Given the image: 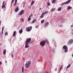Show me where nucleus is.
Returning <instances> with one entry per match:
<instances>
[{"instance_id": "8", "label": "nucleus", "mask_w": 73, "mask_h": 73, "mask_svg": "<svg viewBox=\"0 0 73 73\" xmlns=\"http://www.w3.org/2000/svg\"><path fill=\"white\" fill-rule=\"evenodd\" d=\"M49 25V23L46 22V23H45L44 24L43 27L44 28H46Z\"/></svg>"}, {"instance_id": "23", "label": "nucleus", "mask_w": 73, "mask_h": 73, "mask_svg": "<svg viewBox=\"0 0 73 73\" xmlns=\"http://www.w3.org/2000/svg\"><path fill=\"white\" fill-rule=\"evenodd\" d=\"M36 21V20H34L32 21V23H35Z\"/></svg>"}, {"instance_id": "45", "label": "nucleus", "mask_w": 73, "mask_h": 73, "mask_svg": "<svg viewBox=\"0 0 73 73\" xmlns=\"http://www.w3.org/2000/svg\"><path fill=\"white\" fill-rule=\"evenodd\" d=\"M1 21H0V25H1Z\"/></svg>"}, {"instance_id": "31", "label": "nucleus", "mask_w": 73, "mask_h": 73, "mask_svg": "<svg viewBox=\"0 0 73 73\" xmlns=\"http://www.w3.org/2000/svg\"><path fill=\"white\" fill-rule=\"evenodd\" d=\"M47 4L48 5H50V3H49V2H48L47 3Z\"/></svg>"}, {"instance_id": "30", "label": "nucleus", "mask_w": 73, "mask_h": 73, "mask_svg": "<svg viewBox=\"0 0 73 73\" xmlns=\"http://www.w3.org/2000/svg\"><path fill=\"white\" fill-rule=\"evenodd\" d=\"M5 35L6 36H7L8 35V32H6L5 33Z\"/></svg>"}, {"instance_id": "28", "label": "nucleus", "mask_w": 73, "mask_h": 73, "mask_svg": "<svg viewBox=\"0 0 73 73\" xmlns=\"http://www.w3.org/2000/svg\"><path fill=\"white\" fill-rule=\"evenodd\" d=\"M63 65H62L60 68V72L61 71V69L62 68V66Z\"/></svg>"}, {"instance_id": "15", "label": "nucleus", "mask_w": 73, "mask_h": 73, "mask_svg": "<svg viewBox=\"0 0 73 73\" xmlns=\"http://www.w3.org/2000/svg\"><path fill=\"white\" fill-rule=\"evenodd\" d=\"M24 67H22V73H24Z\"/></svg>"}, {"instance_id": "14", "label": "nucleus", "mask_w": 73, "mask_h": 73, "mask_svg": "<svg viewBox=\"0 0 73 73\" xmlns=\"http://www.w3.org/2000/svg\"><path fill=\"white\" fill-rule=\"evenodd\" d=\"M3 55H4V54H5V53H6V49H5L4 50L3 52Z\"/></svg>"}, {"instance_id": "57", "label": "nucleus", "mask_w": 73, "mask_h": 73, "mask_svg": "<svg viewBox=\"0 0 73 73\" xmlns=\"http://www.w3.org/2000/svg\"><path fill=\"white\" fill-rule=\"evenodd\" d=\"M13 52H14V51H13Z\"/></svg>"}, {"instance_id": "48", "label": "nucleus", "mask_w": 73, "mask_h": 73, "mask_svg": "<svg viewBox=\"0 0 73 73\" xmlns=\"http://www.w3.org/2000/svg\"><path fill=\"white\" fill-rule=\"evenodd\" d=\"M9 41H11V39H9Z\"/></svg>"}, {"instance_id": "3", "label": "nucleus", "mask_w": 73, "mask_h": 73, "mask_svg": "<svg viewBox=\"0 0 73 73\" xmlns=\"http://www.w3.org/2000/svg\"><path fill=\"white\" fill-rule=\"evenodd\" d=\"M62 48L63 49H64V52H65V53H67V52H68V48L67 46L66 45H64Z\"/></svg>"}, {"instance_id": "40", "label": "nucleus", "mask_w": 73, "mask_h": 73, "mask_svg": "<svg viewBox=\"0 0 73 73\" xmlns=\"http://www.w3.org/2000/svg\"><path fill=\"white\" fill-rule=\"evenodd\" d=\"M15 3H17V0H15Z\"/></svg>"}, {"instance_id": "1", "label": "nucleus", "mask_w": 73, "mask_h": 73, "mask_svg": "<svg viewBox=\"0 0 73 73\" xmlns=\"http://www.w3.org/2000/svg\"><path fill=\"white\" fill-rule=\"evenodd\" d=\"M31 41V38H27V40L26 41L25 43V48H28L29 47V46H28V43L29 42V43H30Z\"/></svg>"}, {"instance_id": "27", "label": "nucleus", "mask_w": 73, "mask_h": 73, "mask_svg": "<svg viewBox=\"0 0 73 73\" xmlns=\"http://www.w3.org/2000/svg\"><path fill=\"white\" fill-rule=\"evenodd\" d=\"M44 22V20H42L41 21V23H43Z\"/></svg>"}, {"instance_id": "46", "label": "nucleus", "mask_w": 73, "mask_h": 73, "mask_svg": "<svg viewBox=\"0 0 73 73\" xmlns=\"http://www.w3.org/2000/svg\"><path fill=\"white\" fill-rule=\"evenodd\" d=\"M33 15L32 14H31V15H30V16H31H31Z\"/></svg>"}, {"instance_id": "19", "label": "nucleus", "mask_w": 73, "mask_h": 73, "mask_svg": "<svg viewBox=\"0 0 73 73\" xmlns=\"http://www.w3.org/2000/svg\"><path fill=\"white\" fill-rule=\"evenodd\" d=\"M34 3H35V1H32L31 4V5H33Z\"/></svg>"}, {"instance_id": "56", "label": "nucleus", "mask_w": 73, "mask_h": 73, "mask_svg": "<svg viewBox=\"0 0 73 73\" xmlns=\"http://www.w3.org/2000/svg\"><path fill=\"white\" fill-rule=\"evenodd\" d=\"M31 42H33V41H31Z\"/></svg>"}, {"instance_id": "25", "label": "nucleus", "mask_w": 73, "mask_h": 73, "mask_svg": "<svg viewBox=\"0 0 73 73\" xmlns=\"http://www.w3.org/2000/svg\"><path fill=\"white\" fill-rule=\"evenodd\" d=\"M71 34L72 35H73V29H72L71 30Z\"/></svg>"}, {"instance_id": "29", "label": "nucleus", "mask_w": 73, "mask_h": 73, "mask_svg": "<svg viewBox=\"0 0 73 73\" xmlns=\"http://www.w3.org/2000/svg\"><path fill=\"white\" fill-rule=\"evenodd\" d=\"M22 4H23V7L24 8L25 7V3L23 2Z\"/></svg>"}, {"instance_id": "35", "label": "nucleus", "mask_w": 73, "mask_h": 73, "mask_svg": "<svg viewBox=\"0 0 73 73\" xmlns=\"http://www.w3.org/2000/svg\"><path fill=\"white\" fill-rule=\"evenodd\" d=\"M14 1V0H12L11 3V4H12V3H13V1Z\"/></svg>"}, {"instance_id": "38", "label": "nucleus", "mask_w": 73, "mask_h": 73, "mask_svg": "<svg viewBox=\"0 0 73 73\" xmlns=\"http://www.w3.org/2000/svg\"><path fill=\"white\" fill-rule=\"evenodd\" d=\"M21 20L22 21H24V19H23V18L21 19Z\"/></svg>"}, {"instance_id": "26", "label": "nucleus", "mask_w": 73, "mask_h": 73, "mask_svg": "<svg viewBox=\"0 0 73 73\" xmlns=\"http://www.w3.org/2000/svg\"><path fill=\"white\" fill-rule=\"evenodd\" d=\"M61 10V7H59L58 9V11H60Z\"/></svg>"}, {"instance_id": "12", "label": "nucleus", "mask_w": 73, "mask_h": 73, "mask_svg": "<svg viewBox=\"0 0 73 73\" xmlns=\"http://www.w3.org/2000/svg\"><path fill=\"white\" fill-rule=\"evenodd\" d=\"M4 26H3L2 27V33H1V35L2 34H3V31H4Z\"/></svg>"}, {"instance_id": "44", "label": "nucleus", "mask_w": 73, "mask_h": 73, "mask_svg": "<svg viewBox=\"0 0 73 73\" xmlns=\"http://www.w3.org/2000/svg\"><path fill=\"white\" fill-rule=\"evenodd\" d=\"M59 27H62V25H60L59 26Z\"/></svg>"}, {"instance_id": "22", "label": "nucleus", "mask_w": 73, "mask_h": 73, "mask_svg": "<svg viewBox=\"0 0 73 73\" xmlns=\"http://www.w3.org/2000/svg\"><path fill=\"white\" fill-rule=\"evenodd\" d=\"M55 0H52V3H56Z\"/></svg>"}, {"instance_id": "34", "label": "nucleus", "mask_w": 73, "mask_h": 73, "mask_svg": "<svg viewBox=\"0 0 73 73\" xmlns=\"http://www.w3.org/2000/svg\"><path fill=\"white\" fill-rule=\"evenodd\" d=\"M55 43V46L56 47V43L55 42V41H54Z\"/></svg>"}, {"instance_id": "6", "label": "nucleus", "mask_w": 73, "mask_h": 73, "mask_svg": "<svg viewBox=\"0 0 73 73\" xmlns=\"http://www.w3.org/2000/svg\"><path fill=\"white\" fill-rule=\"evenodd\" d=\"M32 28V26H30V27H27V28H26V30H27V32H30V31H31Z\"/></svg>"}, {"instance_id": "5", "label": "nucleus", "mask_w": 73, "mask_h": 73, "mask_svg": "<svg viewBox=\"0 0 73 73\" xmlns=\"http://www.w3.org/2000/svg\"><path fill=\"white\" fill-rule=\"evenodd\" d=\"M70 1H71V0H69L65 2L62 3L61 4V6H62V5H63L64 4H69V3Z\"/></svg>"}, {"instance_id": "55", "label": "nucleus", "mask_w": 73, "mask_h": 73, "mask_svg": "<svg viewBox=\"0 0 73 73\" xmlns=\"http://www.w3.org/2000/svg\"><path fill=\"white\" fill-rule=\"evenodd\" d=\"M32 42H30V44H31L32 43Z\"/></svg>"}, {"instance_id": "4", "label": "nucleus", "mask_w": 73, "mask_h": 73, "mask_svg": "<svg viewBox=\"0 0 73 73\" xmlns=\"http://www.w3.org/2000/svg\"><path fill=\"white\" fill-rule=\"evenodd\" d=\"M45 44V40L42 41L40 42V45L42 46H44Z\"/></svg>"}, {"instance_id": "13", "label": "nucleus", "mask_w": 73, "mask_h": 73, "mask_svg": "<svg viewBox=\"0 0 73 73\" xmlns=\"http://www.w3.org/2000/svg\"><path fill=\"white\" fill-rule=\"evenodd\" d=\"M56 10V9L54 8H52L51 9V12H53V11H55Z\"/></svg>"}, {"instance_id": "59", "label": "nucleus", "mask_w": 73, "mask_h": 73, "mask_svg": "<svg viewBox=\"0 0 73 73\" xmlns=\"http://www.w3.org/2000/svg\"><path fill=\"white\" fill-rule=\"evenodd\" d=\"M55 0V1H56V0Z\"/></svg>"}, {"instance_id": "54", "label": "nucleus", "mask_w": 73, "mask_h": 73, "mask_svg": "<svg viewBox=\"0 0 73 73\" xmlns=\"http://www.w3.org/2000/svg\"><path fill=\"white\" fill-rule=\"evenodd\" d=\"M72 56L73 57V54H72Z\"/></svg>"}, {"instance_id": "32", "label": "nucleus", "mask_w": 73, "mask_h": 73, "mask_svg": "<svg viewBox=\"0 0 73 73\" xmlns=\"http://www.w3.org/2000/svg\"><path fill=\"white\" fill-rule=\"evenodd\" d=\"M31 20V18H28V21H30Z\"/></svg>"}, {"instance_id": "7", "label": "nucleus", "mask_w": 73, "mask_h": 73, "mask_svg": "<svg viewBox=\"0 0 73 73\" xmlns=\"http://www.w3.org/2000/svg\"><path fill=\"white\" fill-rule=\"evenodd\" d=\"M73 43V40L72 39H70L69 40L68 42V44L70 45H71Z\"/></svg>"}, {"instance_id": "18", "label": "nucleus", "mask_w": 73, "mask_h": 73, "mask_svg": "<svg viewBox=\"0 0 73 73\" xmlns=\"http://www.w3.org/2000/svg\"><path fill=\"white\" fill-rule=\"evenodd\" d=\"M71 66V64H70L68 66H67V67L66 70H67L68 68H69V67H70V66Z\"/></svg>"}, {"instance_id": "36", "label": "nucleus", "mask_w": 73, "mask_h": 73, "mask_svg": "<svg viewBox=\"0 0 73 73\" xmlns=\"http://www.w3.org/2000/svg\"><path fill=\"white\" fill-rule=\"evenodd\" d=\"M52 52H54V49L53 48V49H52Z\"/></svg>"}, {"instance_id": "41", "label": "nucleus", "mask_w": 73, "mask_h": 73, "mask_svg": "<svg viewBox=\"0 0 73 73\" xmlns=\"http://www.w3.org/2000/svg\"><path fill=\"white\" fill-rule=\"evenodd\" d=\"M1 64H2V62H1L0 61V65H1Z\"/></svg>"}, {"instance_id": "47", "label": "nucleus", "mask_w": 73, "mask_h": 73, "mask_svg": "<svg viewBox=\"0 0 73 73\" xmlns=\"http://www.w3.org/2000/svg\"><path fill=\"white\" fill-rule=\"evenodd\" d=\"M19 7V6H17V8H16L17 9H18V8Z\"/></svg>"}, {"instance_id": "11", "label": "nucleus", "mask_w": 73, "mask_h": 73, "mask_svg": "<svg viewBox=\"0 0 73 73\" xmlns=\"http://www.w3.org/2000/svg\"><path fill=\"white\" fill-rule=\"evenodd\" d=\"M23 30L22 28L19 31V33H20V34H21L22 33H23Z\"/></svg>"}, {"instance_id": "33", "label": "nucleus", "mask_w": 73, "mask_h": 73, "mask_svg": "<svg viewBox=\"0 0 73 73\" xmlns=\"http://www.w3.org/2000/svg\"><path fill=\"white\" fill-rule=\"evenodd\" d=\"M45 41H46L47 43H48V40L47 39H46Z\"/></svg>"}, {"instance_id": "21", "label": "nucleus", "mask_w": 73, "mask_h": 73, "mask_svg": "<svg viewBox=\"0 0 73 73\" xmlns=\"http://www.w3.org/2000/svg\"><path fill=\"white\" fill-rule=\"evenodd\" d=\"M44 15H43V14H42H42L41 15V16H40V18H43V17H44Z\"/></svg>"}, {"instance_id": "20", "label": "nucleus", "mask_w": 73, "mask_h": 73, "mask_svg": "<svg viewBox=\"0 0 73 73\" xmlns=\"http://www.w3.org/2000/svg\"><path fill=\"white\" fill-rule=\"evenodd\" d=\"M19 9H17L16 8L15 10V12H17L19 11Z\"/></svg>"}, {"instance_id": "39", "label": "nucleus", "mask_w": 73, "mask_h": 73, "mask_svg": "<svg viewBox=\"0 0 73 73\" xmlns=\"http://www.w3.org/2000/svg\"><path fill=\"white\" fill-rule=\"evenodd\" d=\"M11 57H13V54H12V52L11 53Z\"/></svg>"}, {"instance_id": "50", "label": "nucleus", "mask_w": 73, "mask_h": 73, "mask_svg": "<svg viewBox=\"0 0 73 73\" xmlns=\"http://www.w3.org/2000/svg\"><path fill=\"white\" fill-rule=\"evenodd\" d=\"M41 8H40V9H39V10L40 11V10H41Z\"/></svg>"}, {"instance_id": "51", "label": "nucleus", "mask_w": 73, "mask_h": 73, "mask_svg": "<svg viewBox=\"0 0 73 73\" xmlns=\"http://www.w3.org/2000/svg\"><path fill=\"white\" fill-rule=\"evenodd\" d=\"M31 17L30 15L29 18H31Z\"/></svg>"}, {"instance_id": "9", "label": "nucleus", "mask_w": 73, "mask_h": 73, "mask_svg": "<svg viewBox=\"0 0 73 73\" xmlns=\"http://www.w3.org/2000/svg\"><path fill=\"white\" fill-rule=\"evenodd\" d=\"M5 3V1H3L2 3V5L1 6L2 9H3L4 8H5V3Z\"/></svg>"}, {"instance_id": "24", "label": "nucleus", "mask_w": 73, "mask_h": 73, "mask_svg": "<svg viewBox=\"0 0 73 73\" xmlns=\"http://www.w3.org/2000/svg\"><path fill=\"white\" fill-rule=\"evenodd\" d=\"M16 32H15V31H14V33L13 35V36H15V34H16Z\"/></svg>"}, {"instance_id": "17", "label": "nucleus", "mask_w": 73, "mask_h": 73, "mask_svg": "<svg viewBox=\"0 0 73 73\" xmlns=\"http://www.w3.org/2000/svg\"><path fill=\"white\" fill-rule=\"evenodd\" d=\"M72 9V7L69 6H68L67 10L68 11V9Z\"/></svg>"}, {"instance_id": "10", "label": "nucleus", "mask_w": 73, "mask_h": 73, "mask_svg": "<svg viewBox=\"0 0 73 73\" xmlns=\"http://www.w3.org/2000/svg\"><path fill=\"white\" fill-rule=\"evenodd\" d=\"M24 10H22V11H21L20 12L19 15L20 16H21V15H22L23 13H24Z\"/></svg>"}, {"instance_id": "53", "label": "nucleus", "mask_w": 73, "mask_h": 73, "mask_svg": "<svg viewBox=\"0 0 73 73\" xmlns=\"http://www.w3.org/2000/svg\"><path fill=\"white\" fill-rule=\"evenodd\" d=\"M5 62H6V63H7V61H5Z\"/></svg>"}, {"instance_id": "37", "label": "nucleus", "mask_w": 73, "mask_h": 73, "mask_svg": "<svg viewBox=\"0 0 73 73\" xmlns=\"http://www.w3.org/2000/svg\"><path fill=\"white\" fill-rule=\"evenodd\" d=\"M16 3H15L14 5V7H15L16 6Z\"/></svg>"}, {"instance_id": "60", "label": "nucleus", "mask_w": 73, "mask_h": 73, "mask_svg": "<svg viewBox=\"0 0 73 73\" xmlns=\"http://www.w3.org/2000/svg\"><path fill=\"white\" fill-rule=\"evenodd\" d=\"M1 25H0V26Z\"/></svg>"}, {"instance_id": "16", "label": "nucleus", "mask_w": 73, "mask_h": 73, "mask_svg": "<svg viewBox=\"0 0 73 73\" xmlns=\"http://www.w3.org/2000/svg\"><path fill=\"white\" fill-rule=\"evenodd\" d=\"M48 13V11H46L44 13H42V14L44 15L45 14H46V13Z\"/></svg>"}, {"instance_id": "43", "label": "nucleus", "mask_w": 73, "mask_h": 73, "mask_svg": "<svg viewBox=\"0 0 73 73\" xmlns=\"http://www.w3.org/2000/svg\"><path fill=\"white\" fill-rule=\"evenodd\" d=\"M38 27V26H36L35 27V28H37V27Z\"/></svg>"}, {"instance_id": "58", "label": "nucleus", "mask_w": 73, "mask_h": 73, "mask_svg": "<svg viewBox=\"0 0 73 73\" xmlns=\"http://www.w3.org/2000/svg\"><path fill=\"white\" fill-rule=\"evenodd\" d=\"M48 73V72H47V73Z\"/></svg>"}, {"instance_id": "49", "label": "nucleus", "mask_w": 73, "mask_h": 73, "mask_svg": "<svg viewBox=\"0 0 73 73\" xmlns=\"http://www.w3.org/2000/svg\"><path fill=\"white\" fill-rule=\"evenodd\" d=\"M55 71H56V70H57V68H55Z\"/></svg>"}, {"instance_id": "42", "label": "nucleus", "mask_w": 73, "mask_h": 73, "mask_svg": "<svg viewBox=\"0 0 73 73\" xmlns=\"http://www.w3.org/2000/svg\"><path fill=\"white\" fill-rule=\"evenodd\" d=\"M71 27H72V28H73V23L72 24V25H71Z\"/></svg>"}, {"instance_id": "52", "label": "nucleus", "mask_w": 73, "mask_h": 73, "mask_svg": "<svg viewBox=\"0 0 73 73\" xmlns=\"http://www.w3.org/2000/svg\"><path fill=\"white\" fill-rule=\"evenodd\" d=\"M40 59H38V61H40Z\"/></svg>"}, {"instance_id": "2", "label": "nucleus", "mask_w": 73, "mask_h": 73, "mask_svg": "<svg viewBox=\"0 0 73 73\" xmlns=\"http://www.w3.org/2000/svg\"><path fill=\"white\" fill-rule=\"evenodd\" d=\"M31 63V61H27L26 62V64H25V66L26 68H28L29 66V65Z\"/></svg>"}]
</instances>
